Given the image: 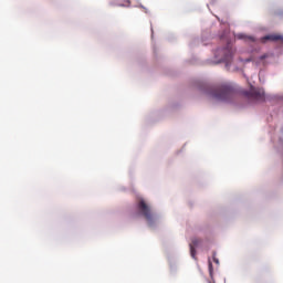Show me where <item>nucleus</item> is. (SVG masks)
<instances>
[{"label":"nucleus","mask_w":283,"mask_h":283,"mask_svg":"<svg viewBox=\"0 0 283 283\" xmlns=\"http://www.w3.org/2000/svg\"><path fill=\"white\" fill-rule=\"evenodd\" d=\"M233 86L230 83L218 85L212 91V97H214L216 101H231V98H233Z\"/></svg>","instance_id":"1"},{"label":"nucleus","mask_w":283,"mask_h":283,"mask_svg":"<svg viewBox=\"0 0 283 283\" xmlns=\"http://www.w3.org/2000/svg\"><path fill=\"white\" fill-rule=\"evenodd\" d=\"M233 54H235V50L233 49L232 43H228L224 49H219L217 51V59H220V63H226V67H229L231 61H233Z\"/></svg>","instance_id":"2"},{"label":"nucleus","mask_w":283,"mask_h":283,"mask_svg":"<svg viewBox=\"0 0 283 283\" xmlns=\"http://www.w3.org/2000/svg\"><path fill=\"white\" fill-rule=\"evenodd\" d=\"M137 211H139L140 216H143L145 220H147L149 226H151L156 221L154 211L151 210V207L147 205L145 199H139L137 201Z\"/></svg>","instance_id":"3"},{"label":"nucleus","mask_w":283,"mask_h":283,"mask_svg":"<svg viewBox=\"0 0 283 283\" xmlns=\"http://www.w3.org/2000/svg\"><path fill=\"white\" fill-rule=\"evenodd\" d=\"M244 96L251 101H264V90L255 88L253 85H250V91L244 92Z\"/></svg>","instance_id":"4"},{"label":"nucleus","mask_w":283,"mask_h":283,"mask_svg":"<svg viewBox=\"0 0 283 283\" xmlns=\"http://www.w3.org/2000/svg\"><path fill=\"white\" fill-rule=\"evenodd\" d=\"M202 240L198 239V238H193L191 243H190V255L191 258H193V260H196V248L200 247Z\"/></svg>","instance_id":"5"},{"label":"nucleus","mask_w":283,"mask_h":283,"mask_svg":"<svg viewBox=\"0 0 283 283\" xmlns=\"http://www.w3.org/2000/svg\"><path fill=\"white\" fill-rule=\"evenodd\" d=\"M266 41H281L283 43V36L280 34H270L261 39V43H266Z\"/></svg>","instance_id":"6"},{"label":"nucleus","mask_w":283,"mask_h":283,"mask_svg":"<svg viewBox=\"0 0 283 283\" xmlns=\"http://www.w3.org/2000/svg\"><path fill=\"white\" fill-rule=\"evenodd\" d=\"M237 39L239 40H243V41H252L255 42V38L251 36V35H247L244 33H239L237 34Z\"/></svg>","instance_id":"7"},{"label":"nucleus","mask_w":283,"mask_h":283,"mask_svg":"<svg viewBox=\"0 0 283 283\" xmlns=\"http://www.w3.org/2000/svg\"><path fill=\"white\" fill-rule=\"evenodd\" d=\"M209 273L213 275V263H211V261H209Z\"/></svg>","instance_id":"8"},{"label":"nucleus","mask_w":283,"mask_h":283,"mask_svg":"<svg viewBox=\"0 0 283 283\" xmlns=\"http://www.w3.org/2000/svg\"><path fill=\"white\" fill-rule=\"evenodd\" d=\"M266 56H268L266 54L261 55V56H260V60H261V61H264V59H266Z\"/></svg>","instance_id":"9"},{"label":"nucleus","mask_w":283,"mask_h":283,"mask_svg":"<svg viewBox=\"0 0 283 283\" xmlns=\"http://www.w3.org/2000/svg\"><path fill=\"white\" fill-rule=\"evenodd\" d=\"M213 262H216V264L220 263V261L218 259H216V256L213 258Z\"/></svg>","instance_id":"10"},{"label":"nucleus","mask_w":283,"mask_h":283,"mask_svg":"<svg viewBox=\"0 0 283 283\" xmlns=\"http://www.w3.org/2000/svg\"><path fill=\"white\" fill-rule=\"evenodd\" d=\"M245 61H247V63H250L251 59H248V60H245Z\"/></svg>","instance_id":"11"}]
</instances>
